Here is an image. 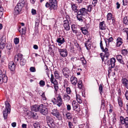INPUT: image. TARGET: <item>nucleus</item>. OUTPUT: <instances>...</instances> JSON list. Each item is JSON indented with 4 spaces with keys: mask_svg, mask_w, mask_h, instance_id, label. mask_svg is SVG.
Wrapping results in <instances>:
<instances>
[{
    "mask_svg": "<svg viewBox=\"0 0 128 128\" xmlns=\"http://www.w3.org/2000/svg\"><path fill=\"white\" fill-rule=\"evenodd\" d=\"M3 113L4 119H6L7 118L8 114H9L7 112V110L6 109H5V110H4L3 111Z\"/></svg>",
    "mask_w": 128,
    "mask_h": 128,
    "instance_id": "nucleus-38",
    "label": "nucleus"
},
{
    "mask_svg": "<svg viewBox=\"0 0 128 128\" xmlns=\"http://www.w3.org/2000/svg\"><path fill=\"white\" fill-rule=\"evenodd\" d=\"M51 113L58 120H60L61 119V115L60 114L57 109H54L51 112Z\"/></svg>",
    "mask_w": 128,
    "mask_h": 128,
    "instance_id": "nucleus-6",
    "label": "nucleus"
},
{
    "mask_svg": "<svg viewBox=\"0 0 128 128\" xmlns=\"http://www.w3.org/2000/svg\"><path fill=\"white\" fill-rule=\"evenodd\" d=\"M70 81L72 84L75 86L76 85L78 82L77 78L74 76H72L71 77Z\"/></svg>",
    "mask_w": 128,
    "mask_h": 128,
    "instance_id": "nucleus-15",
    "label": "nucleus"
},
{
    "mask_svg": "<svg viewBox=\"0 0 128 128\" xmlns=\"http://www.w3.org/2000/svg\"><path fill=\"white\" fill-rule=\"evenodd\" d=\"M78 88L80 89H82L83 86V84L82 81L80 80L78 81Z\"/></svg>",
    "mask_w": 128,
    "mask_h": 128,
    "instance_id": "nucleus-36",
    "label": "nucleus"
},
{
    "mask_svg": "<svg viewBox=\"0 0 128 128\" xmlns=\"http://www.w3.org/2000/svg\"><path fill=\"white\" fill-rule=\"evenodd\" d=\"M71 8L72 10L74 11V12H78L77 9L78 6L76 4H72Z\"/></svg>",
    "mask_w": 128,
    "mask_h": 128,
    "instance_id": "nucleus-31",
    "label": "nucleus"
},
{
    "mask_svg": "<svg viewBox=\"0 0 128 128\" xmlns=\"http://www.w3.org/2000/svg\"><path fill=\"white\" fill-rule=\"evenodd\" d=\"M49 2H47L45 6L46 8H50L51 10L56 9L57 7V3L56 0H49Z\"/></svg>",
    "mask_w": 128,
    "mask_h": 128,
    "instance_id": "nucleus-2",
    "label": "nucleus"
},
{
    "mask_svg": "<svg viewBox=\"0 0 128 128\" xmlns=\"http://www.w3.org/2000/svg\"><path fill=\"white\" fill-rule=\"evenodd\" d=\"M80 30L83 34L86 36H88L89 34V33L88 32L87 29L85 28L82 27L80 28Z\"/></svg>",
    "mask_w": 128,
    "mask_h": 128,
    "instance_id": "nucleus-18",
    "label": "nucleus"
},
{
    "mask_svg": "<svg viewBox=\"0 0 128 128\" xmlns=\"http://www.w3.org/2000/svg\"><path fill=\"white\" fill-rule=\"evenodd\" d=\"M19 42V39L18 38H16L14 39V42L15 44H18V43Z\"/></svg>",
    "mask_w": 128,
    "mask_h": 128,
    "instance_id": "nucleus-60",
    "label": "nucleus"
},
{
    "mask_svg": "<svg viewBox=\"0 0 128 128\" xmlns=\"http://www.w3.org/2000/svg\"><path fill=\"white\" fill-rule=\"evenodd\" d=\"M41 96L43 100H46V98L45 96L44 93L43 92L42 93V95H41Z\"/></svg>",
    "mask_w": 128,
    "mask_h": 128,
    "instance_id": "nucleus-61",
    "label": "nucleus"
},
{
    "mask_svg": "<svg viewBox=\"0 0 128 128\" xmlns=\"http://www.w3.org/2000/svg\"><path fill=\"white\" fill-rule=\"evenodd\" d=\"M85 45L88 50H89L91 46V44L89 39L85 43Z\"/></svg>",
    "mask_w": 128,
    "mask_h": 128,
    "instance_id": "nucleus-23",
    "label": "nucleus"
},
{
    "mask_svg": "<svg viewBox=\"0 0 128 128\" xmlns=\"http://www.w3.org/2000/svg\"><path fill=\"white\" fill-rule=\"evenodd\" d=\"M66 116L67 118L68 119L71 120L72 118L71 115L70 113V112H67L66 114Z\"/></svg>",
    "mask_w": 128,
    "mask_h": 128,
    "instance_id": "nucleus-46",
    "label": "nucleus"
},
{
    "mask_svg": "<svg viewBox=\"0 0 128 128\" xmlns=\"http://www.w3.org/2000/svg\"><path fill=\"white\" fill-rule=\"evenodd\" d=\"M39 111L42 114L44 115H46L48 113V109L46 108V106L43 104L40 106Z\"/></svg>",
    "mask_w": 128,
    "mask_h": 128,
    "instance_id": "nucleus-5",
    "label": "nucleus"
},
{
    "mask_svg": "<svg viewBox=\"0 0 128 128\" xmlns=\"http://www.w3.org/2000/svg\"><path fill=\"white\" fill-rule=\"evenodd\" d=\"M71 28L73 33L75 32L77 30L76 27L74 24H72L71 26Z\"/></svg>",
    "mask_w": 128,
    "mask_h": 128,
    "instance_id": "nucleus-43",
    "label": "nucleus"
},
{
    "mask_svg": "<svg viewBox=\"0 0 128 128\" xmlns=\"http://www.w3.org/2000/svg\"><path fill=\"white\" fill-rule=\"evenodd\" d=\"M92 4H90L87 6V9H86L88 12H90L92 11Z\"/></svg>",
    "mask_w": 128,
    "mask_h": 128,
    "instance_id": "nucleus-45",
    "label": "nucleus"
},
{
    "mask_svg": "<svg viewBox=\"0 0 128 128\" xmlns=\"http://www.w3.org/2000/svg\"><path fill=\"white\" fill-rule=\"evenodd\" d=\"M18 30L22 34H24L25 33V27H22L19 26Z\"/></svg>",
    "mask_w": 128,
    "mask_h": 128,
    "instance_id": "nucleus-25",
    "label": "nucleus"
},
{
    "mask_svg": "<svg viewBox=\"0 0 128 128\" xmlns=\"http://www.w3.org/2000/svg\"><path fill=\"white\" fill-rule=\"evenodd\" d=\"M26 5V6L27 5H26L24 0L20 1L14 9V15H17L19 14L22 10L23 7Z\"/></svg>",
    "mask_w": 128,
    "mask_h": 128,
    "instance_id": "nucleus-1",
    "label": "nucleus"
},
{
    "mask_svg": "<svg viewBox=\"0 0 128 128\" xmlns=\"http://www.w3.org/2000/svg\"><path fill=\"white\" fill-rule=\"evenodd\" d=\"M22 54H18V55L15 56L14 58V61L16 62H17L19 59H20L22 57Z\"/></svg>",
    "mask_w": 128,
    "mask_h": 128,
    "instance_id": "nucleus-26",
    "label": "nucleus"
},
{
    "mask_svg": "<svg viewBox=\"0 0 128 128\" xmlns=\"http://www.w3.org/2000/svg\"><path fill=\"white\" fill-rule=\"evenodd\" d=\"M68 83V82L67 80H64V85L63 86L64 88H66V87H67Z\"/></svg>",
    "mask_w": 128,
    "mask_h": 128,
    "instance_id": "nucleus-54",
    "label": "nucleus"
},
{
    "mask_svg": "<svg viewBox=\"0 0 128 128\" xmlns=\"http://www.w3.org/2000/svg\"><path fill=\"white\" fill-rule=\"evenodd\" d=\"M55 123V122L54 120L51 122L48 123V124L50 128H55L56 127Z\"/></svg>",
    "mask_w": 128,
    "mask_h": 128,
    "instance_id": "nucleus-29",
    "label": "nucleus"
},
{
    "mask_svg": "<svg viewBox=\"0 0 128 128\" xmlns=\"http://www.w3.org/2000/svg\"><path fill=\"white\" fill-rule=\"evenodd\" d=\"M80 60L81 61L82 63L83 66L86 65V61L84 57L80 58Z\"/></svg>",
    "mask_w": 128,
    "mask_h": 128,
    "instance_id": "nucleus-37",
    "label": "nucleus"
},
{
    "mask_svg": "<svg viewBox=\"0 0 128 128\" xmlns=\"http://www.w3.org/2000/svg\"><path fill=\"white\" fill-rule=\"evenodd\" d=\"M72 106L74 110L76 111L77 112H79L80 110L79 108H78V106L77 104H76V102L73 101L72 102Z\"/></svg>",
    "mask_w": 128,
    "mask_h": 128,
    "instance_id": "nucleus-20",
    "label": "nucleus"
},
{
    "mask_svg": "<svg viewBox=\"0 0 128 128\" xmlns=\"http://www.w3.org/2000/svg\"><path fill=\"white\" fill-rule=\"evenodd\" d=\"M100 46L101 48V50H102V51H103V50H105V49H104L103 46V44L102 42V41L101 40L100 41Z\"/></svg>",
    "mask_w": 128,
    "mask_h": 128,
    "instance_id": "nucleus-59",
    "label": "nucleus"
},
{
    "mask_svg": "<svg viewBox=\"0 0 128 128\" xmlns=\"http://www.w3.org/2000/svg\"><path fill=\"white\" fill-rule=\"evenodd\" d=\"M39 84L41 86H43L45 85V82L43 80H41Z\"/></svg>",
    "mask_w": 128,
    "mask_h": 128,
    "instance_id": "nucleus-55",
    "label": "nucleus"
},
{
    "mask_svg": "<svg viewBox=\"0 0 128 128\" xmlns=\"http://www.w3.org/2000/svg\"><path fill=\"white\" fill-rule=\"evenodd\" d=\"M5 37L3 36L0 39V43H5Z\"/></svg>",
    "mask_w": 128,
    "mask_h": 128,
    "instance_id": "nucleus-44",
    "label": "nucleus"
},
{
    "mask_svg": "<svg viewBox=\"0 0 128 128\" xmlns=\"http://www.w3.org/2000/svg\"><path fill=\"white\" fill-rule=\"evenodd\" d=\"M128 52L127 50L126 49H123L122 50V53L124 56H125L126 55Z\"/></svg>",
    "mask_w": 128,
    "mask_h": 128,
    "instance_id": "nucleus-51",
    "label": "nucleus"
},
{
    "mask_svg": "<svg viewBox=\"0 0 128 128\" xmlns=\"http://www.w3.org/2000/svg\"><path fill=\"white\" fill-rule=\"evenodd\" d=\"M8 68L11 71H14L15 70L16 66L13 62L11 61L9 62L8 64Z\"/></svg>",
    "mask_w": 128,
    "mask_h": 128,
    "instance_id": "nucleus-12",
    "label": "nucleus"
},
{
    "mask_svg": "<svg viewBox=\"0 0 128 128\" xmlns=\"http://www.w3.org/2000/svg\"><path fill=\"white\" fill-rule=\"evenodd\" d=\"M113 39L112 37H110L108 38V39H106L105 40V41L106 43V45L107 44V42H108V43L111 42L113 41Z\"/></svg>",
    "mask_w": 128,
    "mask_h": 128,
    "instance_id": "nucleus-41",
    "label": "nucleus"
},
{
    "mask_svg": "<svg viewBox=\"0 0 128 128\" xmlns=\"http://www.w3.org/2000/svg\"><path fill=\"white\" fill-rule=\"evenodd\" d=\"M20 60V64L21 66H23L25 64L26 62V60L23 58L22 56Z\"/></svg>",
    "mask_w": 128,
    "mask_h": 128,
    "instance_id": "nucleus-35",
    "label": "nucleus"
},
{
    "mask_svg": "<svg viewBox=\"0 0 128 128\" xmlns=\"http://www.w3.org/2000/svg\"><path fill=\"white\" fill-rule=\"evenodd\" d=\"M123 5L125 6L127 5L128 2L127 0H122Z\"/></svg>",
    "mask_w": 128,
    "mask_h": 128,
    "instance_id": "nucleus-62",
    "label": "nucleus"
},
{
    "mask_svg": "<svg viewBox=\"0 0 128 128\" xmlns=\"http://www.w3.org/2000/svg\"><path fill=\"white\" fill-rule=\"evenodd\" d=\"M66 92L67 94H70L72 92V91L70 88L68 87H66Z\"/></svg>",
    "mask_w": 128,
    "mask_h": 128,
    "instance_id": "nucleus-48",
    "label": "nucleus"
},
{
    "mask_svg": "<svg viewBox=\"0 0 128 128\" xmlns=\"http://www.w3.org/2000/svg\"><path fill=\"white\" fill-rule=\"evenodd\" d=\"M46 119L48 124L54 120L52 118L49 116H47Z\"/></svg>",
    "mask_w": 128,
    "mask_h": 128,
    "instance_id": "nucleus-33",
    "label": "nucleus"
},
{
    "mask_svg": "<svg viewBox=\"0 0 128 128\" xmlns=\"http://www.w3.org/2000/svg\"><path fill=\"white\" fill-rule=\"evenodd\" d=\"M30 71L32 72H35L36 71V70L34 67H31L30 68Z\"/></svg>",
    "mask_w": 128,
    "mask_h": 128,
    "instance_id": "nucleus-63",
    "label": "nucleus"
},
{
    "mask_svg": "<svg viewBox=\"0 0 128 128\" xmlns=\"http://www.w3.org/2000/svg\"><path fill=\"white\" fill-rule=\"evenodd\" d=\"M104 21H103L100 22L99 24L100 29L102 30H105L106 29V26Z\"/></svg>",
    "mask_w": 128,
    "mask_h": 128,
    "instance_id": "nucleus-17",
    "label": "nucleus"
},
{
    "mask_svg": "<svg viewBox=\"0 0 128 128\" xmlns=\"http://www.w3.org/2000/svg\"><path fill=\"white\" fill-rule=\"evenodd\" d=\"M58 51L60 55L63 57H65L68 55V52L66 49L58 48Z\"/></svg>",
    "mask_w": 128,
    "mask_h": 128,
    "instance_id": "nucleus-8",
    "label": "nucleus"
},
{
    "mask_svg": "<svg viewBox=\"0 0 128 128\" xmlns=\"http://www.w3.org/2000/svg\"><path fill=\"white\" fill-rule=\"evenodd\" d=\"M76 99L78 103L79 104L82 103V101L81 99V97L79 95H76Z\"/></svg>",
    "mask_w": 128,
    "mask_h": 128,
    "instance_id": "nucleus-34",
    "label": "nucleus"
},
{
    "mask_svg": "<svg viewBox=\"0 0 128 128\" xmlns=\"http://www.w3.org/2000/svg\"><path fill=\"white\" fill-rule=\"evenodd\" d=\"M56 101H62L61 96L60 94H58L56 97Z\"/></svg>",
    "mask_w": 128,
    "mask_h": 128,
    "instance_id": "nucleus-47",
    "label": "nucleus"
},
{
    "mask_svg": "<svg viewBox=\"0 0 128 128\" xmlns=\"http://www.w3.org/2000/svg\"><path fill=\"white\" fill-rule=\"evenodd\" d=\"M116 62V60L114 58H112L110 60V64L112 68H113L115 66V63Z\"/></svg>",
    "mask_w": 128,
    "mask_h": 128,
    "instance_id": "nucleus-22",
    "label": "nucleus"
},
{
    "mask_svg": "<svg viewBox=\"0 0 128 128\" xmlns=\"http://www.w3.org/2000/svg\"><path fill=\"white\" fill-rule=\"evenodd\" d=\"M76 34V36H79L81 35V33L80 32H78L77 30L75 32H74Z\"/></svg>",
    "mask_w": 128,
    "mask_h": 128,
    "instance_id": "nucleus-58",
    "label": "nucleus"
},
{
    "mask_svg": "<svg viewBox=\"0 0 128 128\" xmlns=\"http://www.w3.org/2000/svg\"><path fill=\"white\" fill-rule=\"evenodd\" d=\"M116 58L118 61L120 63L124 64V63L123 59L122 56L120 55H118L116 56Z\"/></svg>",
    "mask_w": 128,
    "mask_h": 128,
    "instance_id": "nucleus-14",
    "label": "nucleus"
},
{
    "mask_svg": "<svg viewBox=\"0 0 128 128\" xmlns=\"http://www.w3.org/2000/svg\"><path fill=\"white\" fill-rule=\"evenodd\" d=\"M99 91L101 95H102V93L103 92L102 84H100L99 86Z\"/></svg>",
    "mask_w": 128,
    "mask_h": 128,
    "instance_id": "nucleus-39",
    "label": "nucleus"
},
{
    "mask_svg": "<svg viewBox=\"0 0 128 128\" xmlns=\"http://www.w3.org/2000/svg\"><path fill=\"white\" fill-rule=\"evenodd\" d=\"M70 23H71L70 19H67L66 20H64L63 21V24L64 28L67 31L69 30L70 29V27L69 26Z\"/></svg>",
    "mask_w": 128,
    "mask_h": 128,
    "instance_id": "nucleus-7",
    "label": "nucleus"
},
{
    "mask_svg": "<svg viewBox=\"0 0 128 128\" xmlns=\"http://www.w3.org/2000/svg\"><path fill=\"white\" fill-rule=\"evenodd\" d=\"M117 100L119 106L120 107H122L123 106L122 99L120 97L118 96L117 98Z\"/></svg>",
    "mask_w": 128,
    "mask_h": 128,
    "instance_id": "nucleus-28",
    "label": "nucleus"
},
{
    "mask_svg": "<svg viewBox=\"0 0 128 128\" xmlns=\"http://www.w3.org/2000/svg\"><path fill=\"white\" fill-rule=\"evenodd\" d=\"M50 81L52 84H54V86L55 90L54 91L55 93L57 94L59 88L58 83L56 80L54 78V75L52 74H51Z\"/></svg>",
    "mask_w": 128,
    "mask_h": 128,
    "instance_id": "nucleus-3",
    "label": "nucleus"
},
{
    "mask_svg": "<svg viewBox=\"0 0 128 128\" xmlns=\"http://www.w3.org/2000/svg\"><path fill=\"white\" fill-rule=\"evenodd\" d=\"M5 46V43H0V49H3Z\"/></svg>",
    "mask_w": 128,
    "mask_h": 128,
    "instance_id": "nucleus-57",
    "label": "nucleus"
},
{
    "mask_svg": "<svg viewBox=\"0 0 128 128\" xmlns=\"http://www.w3.org/2000/svg\"><path fill=\"white\" fill-rule=\"evenodd\" d=\"M63 73H68L70 72V70L68 68H64L62 70Z\"/></svg>",
    "mask_w": 128,
    "mask_h": 128,
    "instance_id": "nucleus-42",
    "label": "nucleus"
},
{
    "mask_svg": "<svg viewBox=\"0 0 128 128\" xmlns=\"http://www.w3.org/2000/svg\"><path fill=\"white\" fill-rule=\"evenodd\" d=\"M120 122L122 124L124 125L125 128H128V117L124 118L122 116H120Z\"/></svg>",
    "mask_w": 128,
    "mask_h": 128,
    "instance_id": "nucleus-4",
    "label": "nucleus"
},
{
    "mask_svg": "<svg viewBox=\"0 0 128 128\" xmlns=\"http://www.w3.org/2000/svg\"><path fill=\"white\" fill-rule=\"evenodd\" d=\"M88 12L85 8H82L80 9L77 12L78 14H79L82 15H85L87 14Z\"/></svg>",
    "mask_w": 128,
    "mask_h": 128,
    "instance_id": "nucleus-13",
    "label": "nucleus"
},
{
    "mask_svg": "<svg viewBox=\"0 0 128 128\" xmlns=\"http://www.w3.org/2000/svg\"><path fill=\"white\" fill-rule=\"evenodd\" d=\"M39 108H40V106L38 105H34L31 107L32 110L35 112L39 111Z\"/></svg>",
    "mask_w": 128,
    "mask_h": 128,
    "instance_id": "nucleus-19",
    "label": "nucleus"
},
{
    "mask_svg": "<svg viewBox=\"0 0 128 128\" xmlns=\"http://www.w3.org/2000/svg\"><path fill=\"white\" fill-rule=\"evenodd\" d=\"M54 74L55 77L56 78H58L59 76V74L58 72V71L56 70L55 71Z\"/></svg>",
    "mask_w": 128,
    "mask_h": 128,
    "instance_id": "nucleus-53",
    "label": "nucleus"
},
{
    "mask_svg": "<svg viewBox=\"0 0 128 128\" xmlns=\"http://www.w3.org/2000/svg\"><path fill=\"white\" fill-rule=\"evenodd\" d=\"M68 125L69 128H72V127L73 126V124L72 123L70 122H68Z\"/></svg>",
    "mask_w": 128,
    "mask_h": 128,
    "instance_id": "nucleus-64",
    "label": "nucleus"
},
{
    "mask_svg": "<svg viewBox=\"0 0 128 128\" xmlns=\"http://www.w3.org/2000/svg\"><path fill=\"white\" fill-rule=\"evenodd\" d=\"M123 40L120 37H118L116 40V46L119 47L123 43Z\"/></svg>",
    "mask_w": 128,
    "mask_h": 128,
    "instance_id": "nucleus-11",
    "label": "nucleus"
},
{
    "mask_svg": "<svg viewBox=\"0 0 128 128\" xmlns=\"http://www.w3.org/2000/svg\"><path fill=\"white\" fill-rule=\"evenodd\" d=\"M3 8L2 6H0V18H2L3 15Z\"/></svg>",
    "mask_w": 128,
    "mask_h": 128,
    "instance_id": "nucleus-49",
    "label": "nucleus"
},
{
    "mask_svg": "<svg viewBox=\"0 0 128 128\" xmlns=\"http://www.w3.org/2000/svg\"><path fill=\"white\" fill-rule=\"evenodd\" d=\"M8 80L7 77L5 76L4 74V78L0 79V84H2L3 82L6 83Z\"/></svg>",
    "mask_w": 128,
    "mask_h": 128,
    "instance_id": "nucleus-27",
    "label": "nucleus"
},
{
    "mask_svg": "<svg viewBox=\"0 0 128 128\" xmlns=\"http://www.w3.org/2000/svg\"><path fill=\"white\" fill-rule=\"evenodd\" d=\"M33 126L34 128H40V123L38 122L34 123Z\"/></svg>",
    "mask_w": 128,
    "mask_h": 128,
    "instance_id": "nucleus-40",
    "label": "nucleus"
},
{
    "mask_svg": "<svg viewBox=\"0 0 128 128\" xmlns=\"http://www.w3.org/2000/svg\"><path fill=\"white\" fill-rule=\"evenodd\" d=\"M121 82L124 86L128 89V79L126 78H122Z\"/></svg>",
    "mask_w": 128,
    "mask_h": 128,
    "instance_id": "nucleus-10",
    "label": "nucleus"
},
{
    "mask_svg": "<svg viewBox=\"0 0 128 128\" xmlns=\"http://www.w3.org/2000/svg\"><path fill=\"white\" fill-rule=\"evenodd\" d=\"M108 51V49L106 47L105 49V50H104L103 51H102L104 52V56L107 58L110 55V52Z\"/></svg>",
    "mask_w": 128,
    "mask_h": 128,
    "instance_id": "nucleus-30",
    "label": "nucleus"
},
{
    "mask_svg": "<svg viewBox=\"0 0 128 128\" xmlns=\"http://www.w3.org/2000/svg\"><path fill=\"white\" fill-rule=\"evenodd\" d=\"M107 20L108 21L112 20V22H110L112 24H114L115 22V20L114 18V16L112 15V13H109L106 16Z\"/></svg>",
    "mask_w": 128,
    "mask_h": 128,
    "instance_id": "nucleus-9",
    "label": "nucleus"
},
{
    "mask_svg": "<svg viewBox=\"0 0 128 128\" xmlns=\"http://www.w3.org/2000/svg\"><path fill=\"white\" fill-rule=\"evenodd\" d=\"M5 104L6 106V109L7 110V112L10 114V106L9 102L7 101L5 102Z\"/></svg>",
    "mask_w": 128,
    "mask_h": 128,
    "instance_id": "nucleus-16",
    "label": "nucleus"
},
{
    "mask_svg": "<svg viewBox=\"0 0 128 128\" xmlns=\"http://www.w3.org/2000/svg\"><path fill=\"white\" fill-rule=\"evenodd\" d=\"M63 98L64 101L67 102L69 101L70 99V96L67 94H65L63 95Z\"/></svg>",
    "mask_w": 128,
    "mask_h": 128,
    "instance_id": "nucleus-24",
    "label": "nucleus"
},
{
    "mask_svg": "<svg viewBox=\"0 0 128 128\" xmlns=\"http://www.w3.org/2000/svg\"><path fill=\"white\" fill-rule=\"evenodd\" d=\"M57 105L59 107H60L62 105V101H56Z\"/></svg>",
    "mask_w": 128,
    "mask_h": 128,
    "instance_id": "nucleus-56",
    "label": "nucleus"
},
{
    "mask_svg": "<svg viewBox=\"0 0 128 128\" xmlns=\"http://www.w3.org/2000/svg\"><path fill=\"white\" fill-rule=\"evenodd\" d=\"M105 108L104 104V100H102L101 101V108L104 109Z\"/></svg>",
    "mask_w": 128,
    "mask_h": 128,
    "instance_id": "nucleus-52",
    "label": "nucleus"
},
{
    "mask_svg": "<svg viewBox=\"0 0 128 128\" xmlns=\"http://www.w3.org/2000/svg\"><path fill=\"white\" fill-rule=\"evenodd\" d=\"M82 16L79 14H78L76 16L78 20L80 22H82L83 21L84 18Z\"/></svg>",
    "mask_w": 128,
    "mask_h": 128,
    "instance_id": "nucleus-32",
    "label": "nucleus"
},
{
    "mask_svg": "<svg viewBox=\"0 0 128 128\" xmlns=\"http://www.w3.org/2000/svg\"><path fill=\"white\" fill-rule=\"evenodd\" d=\"M56 41L57 42L60 44V45H59V46H60L61 44H63L65 42L64 38L62 37L57 38Z\"/></svg>",
    "mask_w": 128,
    "mask_h": 128,
    "instance_id": "nucleus-21",
    "label": "nucleus"
},
{
    "mask_svg": "<svg viewBox=\"0 0 128 128\" xmlns=\"http://www.w3.org/2000/svg\"><path fill=\"white\" fill-rule=\"evenodd\" d=\"M124 23L126 25L128 24V20L127 19V16L125 17L123 19Z\"/></svg>",
    "mask_w": 128,
    "mask_h": 128,
    "instance_id": "nucleus-50",
    "label": "nucleus"
}]
</instances>
